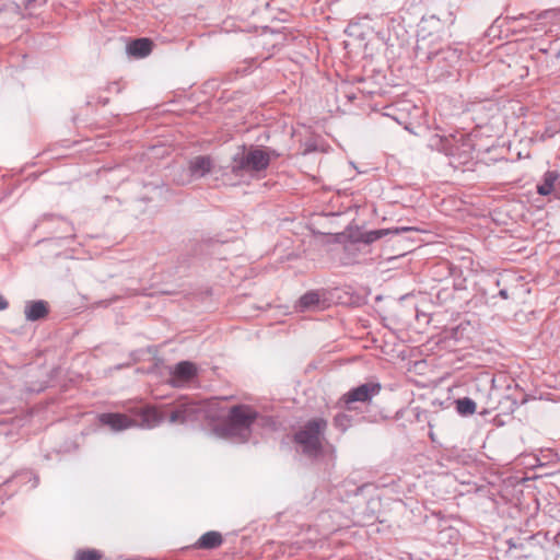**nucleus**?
Returning <instances> with one entry per match:
<instances>
[{"label":"nucleus","mask_w":560,"mask_h":560,"mask_svg":"<svg viewBox=\"0 0 560 560\" xmlns=\"http://www.w3.org/2000/svg\"><path fill=\"white\" fill-rule=\"evenodd\" d=\"M270 154L262 149H252L246 154L234 158L232 171L240 174L243 171H265L270 164Z\"/></svg>","instance_id":"obj_4"},{"label":"nucleus","mask_w":560,"mask_h":560,"mask_svg":"<svg viewBox=\"0 0 560 560\" xmlns=\"http://www.w3.org/2000/svg\"><path fill=\"white\" fill-rule=\"evenodd\" d=\"M36 0H24V5L26 9H30L32 8V4L35 2Z\"/></svg>","instance_id":"obj_21"},{"label":"nucleus","mask_w":560,"mask_h":560,"mask_svg":"<svg viewBox=\"0 0 560 560\" xmlns=\"http://www.w3.org/2000/svg\"><path fill=\"white\" fill-rule=\"evenodd\" d=\"M101 424L109 427L113 431H122L135 424V421L127 415L117 412H105L98 416Z\"/></svg>","instance_id":"obj_7"},{"label":"nucleus","mask_w":560,"mask_h":560,"mask_svg":"<svg viewBox=\"0 0 560 560\" xmlns=\"http://www.w3.org/2000/svg\"><path fill=\"white\" fill-rule=\"evenodd\" d=\"M455 408L460 416L467 417L476 412L477 405L471 398L464 397L455 400Z\"/></svg>","instance_id":"obj_16"},{"label":"nucleus","mask_w":560,"mask_h":560,"mask_svg":"<svg viewBox=\"0 0 560 560\" xmlns=\"http://www.w3.org/2000/svg\"><path fill=\"white\" fill-rule=\"evenodd\" d=\"M535 502H536L535 511H537L538 510V502H537L536 499H535Z\"/></svg>","instance_id":"obj_24"},{"label":"nucleus","mask_w":560,"mask_h":560,"mask_svg":"<svg viewBox=\"0 0 560 560\" xmlns=\"http://www.w3.org/2000/svg\"><path fill=\"white\" fill-rule=\"evenodd\" d=\"M332 424L341 432H346L352 425V417L346 412H338L332 418Z\"/></svg>","instance_id":"obj_18"},{"label":"nucleus","mask_w":560,"mask_h":560,"mask_svg":"<svg viewBox=\"0 0 560 560\" xmlns=\"http://www.w3.org/2000/svg\"><path fill=\"white\" fill-rule=\"evenodd\" d=\"M201 411L200 405L196 401L188 400L187 398L180 399L171 410L168 420L172 423H185L187 421H195Z\"/></svg>","instance_id":"obj_5"},{"label":"nucleus","mask_w":560,"mask_h":560,"mask_svg":"<svg viewBox=\"0 0 560 560\" xmlns=\"http://www.w3.org/2000/svg\"><path fill=\"white\" fill-rule=\"evenodd\" d=\"M223 544V537L221 533L210 530L201 535V537L195 542L194 548L200 550H212L219 548Z\"/></svg>","instance_id":"obj_11"},{"label":"nucleus","mask_w":560,"mask_h":560,"mask_svg":"<svg viewBox=\"0 0 560 560\" xmlns=\"http://www.w3.org/2000/svg\"><path fill=\"white\" fill-rule=\"evenodd\" d=\"M537 192L541 196L553 192L560 199V175L556 171L546 172L542 183L537 185Z\"/></svg>","instance_id":"obj_8"},{"label":"nucleus","mask_w":560,"mask_h":560,"mask_svg":"<svg viewBox=\"0 0 560 560\" xmlns=\"http://www.w3.org/2000/svg\"><path fill=\"white\" fill-rule=\"evenodd\" d=\"M476 144L470 136L462 135L451 147L450 155L459 165H465L474 159Z\"/></svg>","instance_id":"obj_6"},{"label":"nucleus","mask_w":560,"mask_h":560,"mask_svg":"<svg viewBox=\"0 0 560 560\" xmlns=\"http://www.w3.org/2000/svg\"><path fill=\"white\" fill-rule=\"evenodd\" d=\"M409 231H419V230L417 228H412V226H400V228H395V229L374 230V231H370V232L365 233L364 241L366 243H373L387 234H400V233H405V232H409Z\"/></svg>","instance_id":"obj_14"},{"label":"nucleus","mask_w":560,"mask_h":560,"mask_svg":"<svg viewBox=\"0 0 560 560\" xmlns=\"http://www.w3.org/2000/svg\"><path fill=\"white\" fill-rule=\"evenodd\" d=\"M212 159L208 155H198L188 163V171L191 177L200 178L209 174L212 170Z\"/></svg>","instance_id":"obj_10"},{"label":"nucleus","mask_w":560,"mask_h":560,"mask_svg":"<svg viewBox=\"0 0 560 560\" xmlns=\"http://www.w3.org/2000/svg\"><path fill=\"white\" fill-rule=\"evenodd\" d=\"M328 422L324 418L310 419L293 435V442L302 447L307 457L316 458L323 453V436Z\"/></svg>","instance_id":"obj_2"},{"label":"nucleus","mask_w":560,"mask_h":560,"mask_svg":"<svg viewBox=\"0 0 560 560\" xmlns=\"http://www.w3.org/2000/svg\"><path fill=\"white\" fill-rule=\"evenodd\" d=\"M153 42L143 37L131 40L127 46V51L133 57L144 58L151 54Z\"/></svg>","instance_id":"obj_12"},{"label":"nucleus","mask_w":560,"mask_h":560,"mask_svg":"<svg viewBox=\"0 0 560 560\" xmlns=\"http://www.w3.org/2000/svg\"><path fill=\"white\" fill-rule=\"evenodd\" d=\"M9 303L8 301L2 296L0 295V311H3L8 307Z\"/></svg>","instance_id":"obj_20"},{"label":"nucleus","mask_w":560,"mask_h":560,"mask_svg":"<svg viewBox=\"0 0 560 560\" xmlns=\"http://www.w3.org/2000/svg\"><path fill=\"white\" fill-rule=\"evenodd\" d=\"M48 314V304L47 302L39 300L30 302L25 306V317L27 320L35 322L43 319Z\"/></svg>","instance_id":"obj_13"},{"label":"nucleus","mask_w":560,"mask_h":560,"mask_svg":"<svg viewBox=\"0 0 560 560\" xmlns=\"http://www.w3.org/2000/svg\"><path fill=\"white\" fill-rule=\"evenodd\" d=\"M534 478H536V476H533V479H534ZM529 479H532V477L527 476V477H526V480H529Z\"/></svg>","instance_id":"obj_25"},{"label":"nucleus","mask_w":560,"mask_h":560,"mask_svg":"<svg viewBox=\"0 0 560 560\" xmlns=\"http://www.w3.org/2000/svg\"><path fill=\"white\" fill-rule=\"evenodd\" d=\"M163 415L154 407H145L141 411L142 424L153 428L163 421Z\"/></svg>","instance_id":"obj_15"},{"label":"nucleus","mask_w":560,"mask_h":560,"mask_svg":"<svg viewBox=\"0 0 560 560\" xmlns=\"http://www.w3.org/2000/svg\"><path fill=\"white\" fill-rule=\"evenodd\" d=\"M196 374L195 365L190 362H179L175 368V375L182 380H189Z\"/></svg>","instance_id":"obj_17"},{"label":"nucleus","mask_w":560,"mask_h":560,"mask_svg":"<svg viewBox=\"0 0 560 560\" xmlns=\"http://www.w3.org/2000/svg\"><path fill=\"white\" fill-rule=\"evenodd\" d=\"M102 552L96 549H78L73 560H102Z\"/></svg>","instance_id":"obj_19"},{"label":"nucleus","mask_w":560,"mask_h":560,"mask_svg":"<svg viewBox=\"0 0 560 560\" xmlns=\"http://www.w3.org/2000/svg\"><path fill=\"white\" fill-rule=\"evenodd\" d=\"M500 295L506 299L508 298L506 290H501Z\"/></svg>","instance_id":"obj_23"},{"label":"nucleus","mask_w":560,"mask_h":560,"mask_svg":"<svg viewBox=\"0 0 560 560\" xmlns=\"http://www.w3.org/2000/svg\"><path fill=\"white\" fill-rule=\"evenodd\" d=\"M322 296L319 291H308L300 298L298 308L301 312L324 310L326 301Z\"/></svg>","instance_id":"obj_9"},{"label":"nucleus","mask_w":560,"mask_h":560,"mask_svg":"<svg viewBox=\"0 0 560 560\" xmlns=\"http://www.w3.org/2000/svg\"><path fill=\"white\" fill-rule=\"evenodd\" d=\"M382 389L380 383L368 382L345 393L337 401V406L346 410H357L354 404H370Z\"/></svg>","instance_id":"obj_3"},{"label":"nucleus","mask_w":560,"mask_h":560,"mask_svg":"<svg viewBox=\"0 0 560 560\" xmlns=\"http://www.w3.org/2000/svg\"><path fill=\"white\" fill-rule=\"evenodd\" d=\"M257 410L245 404L235 405L230 408L224 420L215 425L214 431L223 438H235L247 441L252 434V425L257 420Z\"/></svg>","instance_id":"obj_1"},{"label":"nucleus","mask_w":560,"mask_h":560,"mask_svg":"<svg viewBox=\"0 0 560 560\" xmlns=\"http://www.w3.org/2000/svg\"><path fill=\"white\" fill-rule=\"evenodd\" d=\"M138 294H139V292H138L137 290H129V291L127 292V295H128V296H136V295H138Z\"/></svg>","instance_id":"obj_22"}]
</instances>
